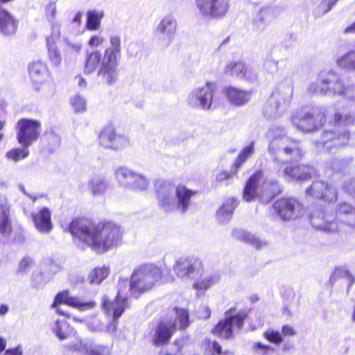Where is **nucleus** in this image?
I'll use <instances>...</instances> for the list:
<instances>
[{
  "instance_id": "37",
  "label": "nucleus",
  "mask_w": 355,
  "mask_h": 355,
  "mask_svg": "<svg viewBox=\"0 0 355 355\" xmlns=\"http://www.w3.org/2000/svg\"><path fill=\"white\" fill-rule=\"evenodd\" d=\"M109 268L103 266L95 268L89 275V280L92 284H101L109 275Z\"/></svg>"
},
{
  "instance_id": "64",
  "label": "nucleus",
  "mask_w": 355,
  "mask_h": 355,
  "mask_svg": "<svg viewBox=\"0 0 355 355\" xmlns=\"http://www.w3.org/2000/svg\"><path fill=\"white\" fill-rule=\"evenodd\" d=\"M352 187L349 189V194L352 196V197L355 199V179L352 181L351 182Z\"/></svg>"
},
{
  "instance_id": "42",
  "label": "nucleus",
  "mask_w": 355,
  "mask_h": 355,
  "mask_svg": "<svg viewBox=\"0 0 355 355\" xmlns=\"http://www.w3.org/2000/svg\"><path fill=\"white\" fill-rule=\"evenodd\" d=\"M28 148H15L6 153V157L8 159L13 160L14 162H18L27 157L29 155V150Z\"/></svg>"
},
{
  "instance_id": "34",
  "label": "nucleus",
  "mask_w": 355,
  "mask_h": 355,
  "mask_svg": "<svg viewBox=\"0 0 355 355\" xmlns=\"http://www.w3.org/2000/svg\"><path fill=\"white\" fill-rule=\"evenodd\" d=\"M46 66L40 61L32 62L29 66V74L31 78L35 82H40L46 73Z\"/></svg>"
},
{
  "instance_id": "50",
  "label": "nucleus",
  "mask_w": 355,
  "mask_h": 355,
  "mask_svg": "<svg viewBox=\"0 0 355 355\" xmlns=\"http://www.w3.org/2000/svg\"><path fill=\"white\" fill-rule=\"evenodd\" d=\"M239 171H236L234 168V166L232 164L230 167V171H222L219 172L216 177V179L218 182H223L225 180H230L234 176H236L238 173Z\"/></svg>"
},
{
  "instance_id": "26",
  "label": "nucleus",
  "mask_w": 355,
  "mask_h": 355,
  "mask_svg": "<svg viewBox=\"0 0 355 355\" xmlns=\"http://www.w3.org/2000/svg\"><path fill=\"white\" fill-rule=\"evenodd\" d=\"M177 28L175 19L171 15L164 17L157 28V33L160 35L166 37V45H168L173 40Z\"/></svg>"
},
{
  "instance_id": "5",
  "label": "nucleus",
  "mask_w": 355,
  "mask_h": 355,
  "mask_svg": "<svg viewBox=\"0 0 355 355\" xmlns=\"http://www.w3.org/2000/svg\"><path fill=\"white\" fill-rule=\"evenodd\" d=\"M198 193L184 184L175 187L170 182H157L155 184V196L159 207L166 213L175 210L185 214L191 205V198Z\"/></svg>"
},
{
  "instance_id": "23",
  "label": "nucleus",
  "mask_w": 355,
  "mask_h": 355,
  "mask_svg": "<svg viewBox=\"0 0 355 355\" xmlns=\"http://www.w3.org/2000/svg\"><path fill=\"white\" fill-rule=\"evenodd\" d=\"M36 229L41 233H49L53 229L51 212L47 207H42L31 214Z\"/></svg>"
},
{
  "instance_id": "57",
  "label": "nucleus",
  "mask_w": 355,
  "mask_h": 355,
  "mask_svg": "<svg viewBox=\"0 0 355 355\" xmlns=\"http://www.w3.org/2000/svg\"><path fill=\"white\" fill-rule=\"evenodd\" d=\"M297 332L294 327L285 324L282 327V336H295Z\"/></svg>"
},
{
  "instance_id": "45",
  "label": "nucleus",
  "mask_w": 355,
  "mask_h": 355,
  "mask_svg": "<svg viewBox=\"0 0 355 355\" xmlns=\"http://www.w3.org/2000/svg\"><path fill=\"white\" fill-rule=\"evenodd\" d=\"M89 188L94 196L103 193L107 188V183L103 180L92 179L89 181Z\"/></svg>"
},
{
  "instance_id": "17",
  "label": "nucleus",
  "mask_w": 355,
  "mask_h": 355,
  "mask_svg": "<svg viewBox=\"0 0 355 355\" xmlns=\"http://www.w3.org/2000/svg\"><path fill=\"white\" fill-rule=\"evenodd\" d=\"M306 193L315 199L323 200L325 202H334L338 199V191L327 183L315 180L306 189Z\"/></svg>"
},
{
  "instance_id": "32",
  "label": "nucleus",
  "mask_w": 355,
  "mask_h": 355,
  "mask_svg": "<svg viewBox=\"0 0 355 355\" xmlns=\"http://www.w3.org/2000/svg\"><path fill=\"white\" fill-rule=\"evenodd\" d=\"M285 102L286 99L279 91H273L267 100L266 106L271 112H277Z\"/></svg>"
},
{
  "instance_id": "19",
  "label": "nucleus",
  "mask_w": 355,
  "mask_h": 355,
  "mask_svg": "<svg viewBox=\"0 0 355 355\" xmlns=\"http://www.w3.org/2000/svg\"><path fill=\"white\" fill-rule=\"evenodd\" d=\"M223 94L227 101L236 107H241L247 104L252 98V92L241 89L239 87L229 85L223 89Z\"/></svg>"
},
{
  "instance_id": "7",
  "label": "nucleus",
  "mask_w": 355,
  "mask_h": 355,
  "mask_svg": "<svg viewBox=\"0 0 355 355\" xmlns=\"http://www.w3.org/2000/svg\"><path fill=\"white\" fill-rule=\"evenodd\" d=\"M164 276V270L153 263H145L134 270L130 282V291L135 298L150 291Z\"/></svg>"
},
{
  "instance_id": "6",
  "label": "nucleus",
  "mask_w": 355,
  "mask_h": 355,
  "mask_svg": "<svg viewBox=\"0 0 355 355\" xmlns=\"http://www.w3.org/2000/svg\"><path fill=\"white\" fill-rule=\"evenodd\" d=\"M175 316L168 315L158 321L152 336L151 342L155 347L166 345L169 343L177 330H184L190 325L189 313L186 309L173 307Z\"/></svg>"
},
{
  "instance_id": "54",
  "label": "nucleus",
  "mask_w": 355,
  "mask_h": 355,
  "mask_svg": "<svg viewBox=\"0 0 355 355\" xmlns=\"http://www.w3.org/2000/svg\"><path fill=\"white\" fill-rule=\"evenodd\" d=\"M105 39L103 36L98 35H93L88 40V45L91 48H97L104 43Z\"/></svg>"
},
{
  "instance_id": "39",
  "label": "nucleus",
  "mask_w": 355,
  "mask_h": 355,
  "mask_svg": "<svg viewBox=\"0 0 355 355\" xmlns=\"http://www.w3.org/2000/svg\"><path fill=\"white\" fill-rule=\"evenodd\" d=\"M69 329L70 327L67 322L58 320L55 321L53 331L62 340L69 336L71 331Z\"/></svg>"
},
{
  "instance_id": "61",
  "label": "nucleus",
  "mask_w": 355,
  "mask_h": 355,
  "mask_svg": "<svg viewBox=\"0 0 355 355\" xmlns=\"http://www.w3.org/2000/svg\"><path fill=\"white\" fill-rule=\"evenodd\" d=\"M3 355H22V352L19 347L7 349Z\"/></svg>"
},
{
  "instance_id": "52",
  "label": "nucleus",
  "mask_w": 355,
  "mask_h": 355,
  "mask_svg": "<svg viewBox=\"0 0 355 355\" xmlns=\"http://www.w3.org/2000/svg\"><path fill=\"white\" fill-rule=\"evenodd\" d=\"M33 259L29 257H23L19 263L17 268L18 273H24L28 271V270L31 268L33 264Z\"/></svg>"
},
{
  "instance_id": "8",
  "label": "nucleus",
  "mask_w": 355,
  "mask_h": 355,
  "mask_svg": "<svg viewBox=\"0 0 355 355\" xmlns=\"http://www.w3.org/2000/svg\"><path fill=\"white\" fill-rule=\"evenodd\" d=\"M327 115L320 108L303 107L291 115L292 124L300 131L310 133L319 130L327 123Z\"/></svg>"
},
{
  "instance_id": "25",
  "label": "nucleus",
  "mask_w": 355,
  "mask_h": 355,
  "mask_svg": "<svg viewBox=\"0 0 355 355\" xmlns=\"http://www.w3.org/2000/svg\"><path fill=\"white\" fill-rule=\"evenodd\" d=\"M313 171L311 166L301 164L287 166L284 169V173L292 180L305 181L311 178Z\"/></svg>"
},
{
  "instance_id": "49",
  "label": "nucleus",
  "mask_w": 355,
  "mask_h": 355,
  "mask_svg": "<svg viewBox=\"0 0 355 355\" xmlns=\"http://www.w3.org/2000/svg\"><path fill=\"white\" fill-rule=\"evenodd\" d=\"M338 0H322L318 7V15H323L331 10Z\"/></svg>"
},
{
  "instance_id": "3",
  "label": "nucleus",
  "mask_w": 355,
  "mask_h": 355,
  "mask_svg": "<svg viewBox=\"0 0 355 355\" xmlns=\"http://www.w3.org/2000/svg\"><path fill=\"white\" fill-rule=\"evenodd\" d=\"M309 220L315 230L330 234L340 232L344 226L355 229V207L347 202H340L336 205L334 214L315 209L311 211Z\"/></svg>"
},
{
  "instance_id": "63",
  "label": "nucleus",
  "mask_w": 355,
  "mask_h": 355,
  "mask_svg": "<svg viewBox=\"0 0 355 355\" xmlns=\"http://www.w3.org/2000/svg\"><path fill=\"white\" fill-rule=\"evenodd\" d=\"M345 33H355V21L352 23L351 25L346 27L344 31Z\"/></svg>"
},
{
  "instance_id": "30",
  "label": "nucleus",
  "mask_w": 355,
  "mask_h": 355,
  "mask_svg": "<svg viewBox=\"0 0 355 355\" xmlns=\"http://www.w3.org/2000/svg\"><path fill=\"white\" fill-rule=\"evenodd\" d=\"M187 340V336L176 338L168 348L160 350L159 355H182Z\"/></svg>"
},
{
  "instance_id": "56",
  "label": "nucleus",
  "mask_w": 355,
  "mask_h": 355,
  "mask_svg": "<svg viewBox=\"0 0 355 355\" xmlns=\"http://www.w3.org/2000/svg\"><path fill=\"white\" fill-rule=\"evenodd\" d=\"M48 142L49 145H51L52 148H56L60 146L61 144V138L59 135L51 133L49 135L48 137Z\"/></svg>"
},
{
  "instance_id": "55",
  "label": "nucleus",
  "mask_w": 355,
  "mask_h": 355,
  "mask_svg": "<svg viewBox=\"0 0 355 355\" xmlns=\"http://www.w3.org/2000/svg\"><path fill=\"white\" fill-rule=\"evenodd\" d=\"M108 349L102 345H95L91 348L89 355H107Z\"/></svg>"
},
{
  "instance_id": "10",
  "label": "nucleus",
  "mask_w": 355,
  "mask_h": 355,
  "mask_svg": "<svg viewBox=\"0 0 355 355\" xmlns=\"http://www.w3.org/2000/svg\"><path fill=\"white\" fill-rule=\"evenodd\" d=\"M268 150L274 156V162L284 164L279 162L275 155L277 151L282 152L291 162H297L302 159L305 154L302 141L287 137H279L274 138L270 143Z\"/></svg>"
},
{
  "instance_id": "29",
  "label": "nucleus",
  "mask_w": 355,
  "mask_h": 355,
  "mask_svg": "<svg viewBox=\"0 0 355 355\" xmlns=\"http://www.w3.org/2000/svg\"><path fill=\"white\" fill-rule=\"evenodd\" d=\"M58 36V33L54 35H51L46 38L49 59L55 66L60 65L62 62V55L56 44V39Z\"/></svg>"
},
{
  "instance_id": "38",
  "label": "nucleus",
  "mask_w": 355,
  "mask_h": 355,
  "mask_svg": "<svg viewBox=\"0 0 355 355\" xmlns=\"http://www.w3.org/2000/svg\"><path fill=\"white\" fill-rule=\"evenodd\" d=\"M214 284L213 276L205 277L197 279L193 284V288L196 290L198 294H204Z\"/></svg>"
},
{
  "instance_id": "36",
  "label": "nucleus",
  "mask_w": 355,
  "mask_h": 355,
  "mask_svg": "<svg viewBox=\"0 0 355 355\" xmlns=\"http://www.w3.org/2000/svg\"><path fill=\"white\" fill-rule=\"evenodd\" d=\"M136 173L125 167L119 168L115 173L116 178L121 186L128 188Z\"/></svg>"
},
{
  "instance_id": "9",
  "label": "nucleus",
  "mask_w": 355,
  "mask_h": 355,
  "mask_svg": "<svg viewBox=\"0 0 355 355\" xmlns=\"http://www.w3.org/2000/svg\"><path fill=\"white\" fill-rule=\"evenodd\" d=\"M348 90L349 86L344 83L338 74L332 71L320 74L318 80L307 89L311 96L346 95Z\"/></svg>"
},
{
  "instance_id": "2",
  "label": "nucleus",
  "mask_w": 355,
  "mask_h": 355,
  "mask_svg": "<svg viewBox=\"0 0 355 355\" xmlns=\"http://www.w3.org/2000/svg\"><path fill=\"white\" fill-rule=\"evenodd\" d=\"M110 46L107 47L102 55L96 50L87 53L84 64L86 73H92L97 68L98 77L108 85H113L119 78V60L121 57V42L119 36L110 37Z\"/></svg>"
},
{
  "instance_id": "46",
  "label": "nucleus",
  "mask_w": 355,
  "mask_h": 355,
  "mask_svg": "<svg viewBox=\"0 0 355 355\" xmlns=\"http://www.w3.org/2000/svg\"><path fill=\"white\" fill-rule=\"evenodd\" d=\"M263 336L269 343L275 345H280L284 341V338L278 331L268 329L263 332Z\"/></svg>"
},
{
  "instance_id": "48",
  "label": "nucleus",
  "mask_w": 355,
  "mask_h": 355,
  "mask_svg": "<svg viewBox=\"0 0 355 355\" xmlns=\"http://www.w3.org/2000/svg\"><path fill=\"white\" fill-rule=\"evenodd\" d=\"M0 232L4 235H9L12 232L11 221L9 214L0 216Z\"/></svg>"
},
{
  "instance_id": "24",
  "label": "nucleus",
  "mask_w": 355,
  "mask_h": 355,
  "mask_svg": "<svg viewBox=\"0 0 355 355\" xmlns=\"http://www.w3.org/2000/svg\"><path fill=\"white\" fill-rule=\"evenodd\" d=\"M17 28V19L7 9L0 6V32L10 36L15 34Z\"/></svg>"
},
{
  "instance_id": "58",
  "label": "nucleus",
  "mask_w": 355,
  "mask_h": 355,
  "mask_svg": "<svg viewBox=\"0 0 355 355\" xmlns=\"http://www.w3.org/2000/svg\"><path fill=\"white\" fill-rule=\"evenodd\" d=\"M5 214H10V209L6 199L0 195V216H5Z\"/></svg>"
},
{
  "instance_id": "14",
  "label": "nucleus",
  "mask_w": 355,
  "mask_h": 355,
  "mask_svg": "<svg viewBox=\"0 0 355 355\" xmlns=\"http://www.w3.org/2000/svg\"><path fill=\"white\" fill-rule=\"evenodd\" d=\"M200 13L205 17L222 19L229 11L230 0H195Z\"/></svg>"
},
{
  "instance_id": "20",
  "label": "nucleus",
  "mask_w": 355,
  "mask_h": 355,
  "mask_svg": "<svg viewBox=\"0 0 355 355\" xmlns=\"http://www.w3.org/2000/svg\"><path fill=\"white\" fill-rule=\"evenodd\" d=\"M202 268V261L195 257H181L176 261L173 266L175 274L182 278L193 274L196 270Z\"/></svg>"
},
{
  "instance_id": "31",
  "label": "nucleus",
  "mask_w": 355,
  "mask_h": 355,
  "mask_svg": "<svg viewBox=\"0 0 355 355\" xmlns=\"http://www.w3.org/2000/svg\"><path fill=\"white\" fill-rule=\"evenodd\" d=\"M254 153V143L252 142L247 146L241 150L237 157L235 158L232 165L236 171H239L240 168L249 159Z\"/></svg>"
},
{
  "instance_id": "60",
  "label": "nucleus",
  "mask_w": 355,
  "mask_h": 355,
  "mask_svg": "<svg viewBox=\"0 0 355 355\" xmlns=\"http://www.w3.org/2000/svg\"><path fill=\"white\" fill-rule=\"evenodd\" d=\"M250 245L255 248L257 250H260L265 247L267 245V243L260 240L258 237L255 236Z\"/></svg>"
},
{
  "instance_id": "1",
  "label": "nucleus",
  "mask_w": 355,
  "mask_h": 355,
  "mask_svg": "<svg viewBox=\"0 0 355 355\" xmlns=\"http://www.w3.org/2000/svg\"><path fill=\"white\" fill-rule=\"evenodd\" d=\"M63 231L71 234L73 241L82 243L98 254H103L123 243L121 225L107 219L96 222L92 218L79 216L64 226Z\"/></svg>"
},
{
  "instance_id": "62",
  "label": "nucleus",
  "mask_w": 355,
  "mask_h": 355,
  "mask_svg": "<svg viewBox=\"0 0 355 355\" xmlns=\"http://www.w3.org/2000/svg\"><path fill=\"white\" fill-rule=\"evenodd\" d=\"M252 235L253 234H252L251 233H250L248 232H242L239 234V239L240 241L247 243Z\"/></svg>"
},
{
  "instance_id": "18",
  "label": "nucleus",
  "mask_w": 355,
  "mask_h": 355,
  "mask_svg": "<svg viewBox=\"0 0 355 355\" xmlns=\"http://www.w3.org/2000/svg\"><path fill=\"white\" fill-rule=\"evenodd\" d=\"M214 88V83L207 82L205 86L191 94L189 103L194 106L196 101H198L202 109L209 110L213 102Z\"/></svg>"
},
{
  "instance_id": "28",
  "label": "nucleus",
  "mask_w": 355,
  "mask_h": 355,
  "mask_svg": "<svg viewBox=\"0 0 355 355\" xmlns=\"http://www.w3.org/2000/svg\"><path fill=\"white\" fill-rule=\"evenodd\" d=\"M274 11L268 8H262L253 19V25L257 29L266 28L275 19Z\"/></svg>"
},
{
  "instance_id": "43",
  "label": "nucleus",
  "mask_w": 355,
  "mask_h": 355,
  "mask_svg": "<svg viewBox=\"0 0 355 355\" xmlns=\"http://www.w3.org/2000/svg\"><path fill=\"white\" fill-rule=\"evenodd\" d=\"M148 184L149 181L146 178L136 173L128 188L135 191H142L146 189L148 187Z\"/></svg>"
},
{
  "instance_id": "12",
  "label": "nucleus",
  "mask_w": 355,
  "mask_h": 355,
  "mask_svg": "<svg viewBox=\"0 0 355 355\" xmlns=\"http://www.w3.org/2000/svg\"><path fill=\"white\" fill-rule=\"evenodd\" d=\"M248 315V311L246 309L241 310L235 315H227L213 327L211 334L222 339H230L234 334V324L238 329H241Z\"/></svg>"
},
{
  "instance_id": "33",
  "label": "nucleus",
  "mask_w": 355,
  "mask_h": 355,
  "mask_svg": "<svg viewBox=\"0 0 355 355\" xmlns=\"http://www.w3.org/2000/svg\"><path fill=\"white\" fill-rule=\"evenodd\" d=\"M338 279H345L347 282V292H349L350 288L354 283V278L352 274L344 268H336L331 274L329 278V282L334 284Z\"/></svg>"
},
{
  "instance_id": "53",
  "label": "nucleus",
  "mask_w": 355,
  "mask_h": 355,
  "mask_svg": "<svg viewBox=\"0 0 355 355\" xmlns=\"http://www.w3.org/2000/svg\"><path fill=\"white\" fill-rule=\"evenodd\" d=\"M256 350H261L263 355H268L275 352V348L268 345H264L260 342L255 343L253 346Z\"/></svg>"
},
{
  "instance_id": "4",
  "label": "nucleus",
  "mask_w": 355,
  "mask_h": 355,
  "mask_svg": "<svg viewBox=\"0 0 355 355\" xmlns=\"http://www.w3.org/2000/svg\"><path fill=\"white\" fill-rule=\"evenodd\" d=\"M354 123L355 116L352 112H336L331 121L334 128L322 130L319 139L315 141V146L328 153L347 146L352 137L348 128Z\"/></svg>"
},
{
  "instance_id": "47",
  "label": "nucleus",
  "mask_w": 355,
  "mask_h": 355,
  "mask_svg": "<svg viewBox=\"0 0 355 355\" xmlns=\"http://www.w3.org/2000/svg\"><path fill=\"white\" fill-rule=\"evenodd\" d=\"M70 103L77 113L83 112L87 109V103L85 100L80 96L76 95L71 98Z\"/></svg>"
},
{
  "instance_id": "11",
  "label": "nucleus",
  "mask_w": 355,
  "mask_h": 355,
  "mask_svg": "<svg viewBox=\"0 0 355 355\" xmlns=\"http://www.w3.org/2000/svg\"><path fill=\"white\" fill-rule=\"evenodd\" d=\"M16 137L17 142L24 148H28L40 137L42 123L39 120L31 118H21L16 125Z\"/></svg>"
},
{
  "instance_id": "51",
  "label": "nucleus",
  "mask_w": 355,
  "mask_h": 355,
  "mask_svg": "<svg viewBox=\"0 0 355 355\" xmlns=\"http://www.w3.org/2000/svg\"><path fill=\"white\" fill-rule=\"evenodd\" d=\"M266 189L270 191V198H275L282 192V187L277 181H270L267 182Z\"/></svg>"
},
{
  "instance_id": "41",
  "label": "nucleus",
  "mask_w": 355,
  "mask_h": 355,
  "mask_svg": "<svg viewBox=\"0 0 355 355\" xmlns=\"http://www.w3.org/2000/svg\"><path fill=\"white\" fill-rule=\"evenodd\" d=\"M234 207L231 204H223L216 211L218 222L223 223L228 221L232 215Z\"/></svg>"
},
{
  "instance_id": "22",
  "label": "nucleus",
  "mask_w": 355,
  "mask_h": 355,
  "mask_svg": "<svg viewBox=\"0 0 355 355\" xmlns=\"http://www.w3.org/2000/svg\"><path fill=\"white\" fill-rule=\"evenodd\" d=\"M263 170L255 171L246 180L243 191V198L246 202H252L259 196L258 187L259 182L263 179Z\"/></svg>"
},
{
  "instance_id": "59",
  "label": "nucleus",
  "mask_w": 355,
  "mask_h": 355,
  "mask_svg": "<svg viewBox=\"0 0 355 355\" xmlns=\"http://www.w3.org/2000/svg\"><path fill=\"white\" fill-rule=\"evenodd\" d=\"M199 317L202 319H208L211 316V309L206 306L200 307L198 311Z\"/></svg>"
},
{
  "instance_id": "15",
  "label": "nucleus",
  "mask_w": 355,
  "mask_h": 355,
  "mask_svg": "<svg viewBox=\"0 0 355 355\" xmlns=\"http://www.w3.org/2000/svg\"><path fill=\"white\" fill-rule=\"evenodd\" d=\"M98 139L100 145L115 150H121L130 145L129 139L124 135L117 134L113 124H107L103 126Z\"/></svg>"
},
{
  "instance_id": "35",
  "label": "nucleus",
  "mask_w": 355,
  "mask_h": 355,
  "mask_svg": "<svg viewBox=\"0 0 355 355\" xmlns=\"http://www.w3.org/2000/svg\"><path fill=\"white\" fill-rule=\"evenodd\" d=\"M202 349L205 355H223L227 354V352H223L221 345L216 340L205 339L202 343Z\"/></svg>"
},
{
  "instance_id": "13",
  "label": "nucleus",
  "mask_w": 355,
  "mask_h": 355,
  "mask_svg": "<svg viewBox=\"0 0 355 355\" xmlns=\"http://www.w3.org/2000/svg\"><path fill=\"white\" fill-rule=\"evenodd\" d=\"M275 212L283 220L297 218L301 214L302 205L295 198L284 196L277 199L272 205Z\"/></svg>"
},
{
  "instance_id": "16",
  "label": "nucleus",
  "mask_w": 355,
  "mask_h": 355,
  "mask_svg": "<svg viewBox=\"0 0 355 355\" xmlns=\"http://www.w3.org/2000/svg\"><path fill=\"white\" fill-rule=\"evenodd\" d=\"M101 307L106 315L112 316L113 320L117 321L124 311L130 307V304L128 297H123L121 291L119 290L113 300L103 296Z\"/></svg>"
},
{
  "instance_id": "40",
  "label": "nucleus",
  "mask_w": 355,
  "mask_h": 355,
  "mask_svg": "<svg viewBox=\"0 0 355 355\" xmlns=\"http://www.w3.org/2000/svg\"><path fill=\"white\" fill-rule=\"evenodd\" d=\"M341 68L347 70H355V51H352L343 55L338 60Z\"/></svg>"
},
{
  "instance_id": "21",
  "label": "nucleus",
  "mask_w": 355,
  "mask_h": 355,
  "mask_svg": "<svg viewBox=\"0 0 355 355\" xmlns=\"http://www.w3.org/2000/svg\"><path fill=\"white\" fill-rule=\"evenodd\" d=\"M61 304L78 309H92L96 305V302L94 301L81 302L77 297L71 296L68 291H62L58 293L55 296L54 301L51 307L55 308Z\"/></svg>"
},
{
  "instance_id": "27",
  "label": "nucleus",
  "mask_w": 355,
  "mask_h": 355,
  "mask_svg": "<svg viewBox=\"0 0 355 355\" xmlns=\"http://www.w3.org/2000/svg\"><path fill=\"white\" fill-rule=\"evenodd\" d=\"M225 74L229 76L235 77L242 80H251L250 71L244 63L241 62H230L227 64L225 70Z\"/></svg>"
},
{
  "instance_id": "44",
  "label": "nucleus",
  "mask_w": 355,
  "mask_h": 355,
  "mask_svg": "<svg viewBox=\"0 0 355 355\" xmlns=\"http://www.w3.org/2000/svg\"><path fill=\"white\" fill-rule=\"evenodd\" d=\"M102 15L97 14L94 11L87 12V19L86 23V27L89 31L97 30L101 24V19Z\"/></svg>"
}]
</instances>
